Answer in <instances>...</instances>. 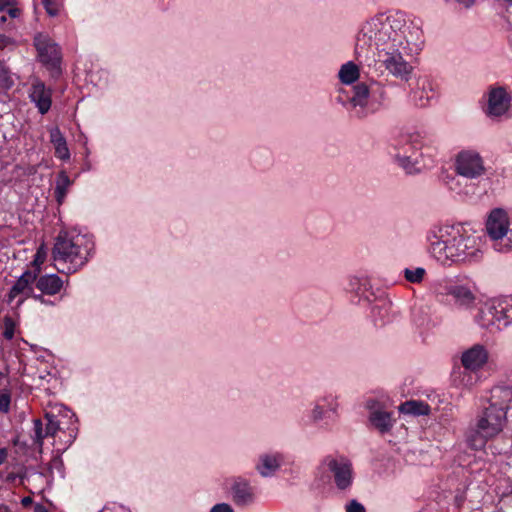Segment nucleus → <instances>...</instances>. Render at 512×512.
I'll use <instances>...</instances> for the list:
<instances>
[{
    "label": "nucleus",
    "mask_w": 512,
    "mask_h": 512,
    "mask_svg": "<svg viewBox=\"0 0 512 512\" xmlns=\"http://www.w3.org/2000/svg\"><path fill=\"white\" fill-rule=\"evenodd\" d=\"M425 45L422 23L403 12L380 13L365 21L356 36L355 55L360 63L409 81L413 61Z\"/></svg>",
    "instance_id": "1"
},
{
    "label": "nucleus",
    "mask_w": 512,
    "mask_h": 512,
    "mask_svg": "<svg viewBox=\"0 0 512 512\" xmlns=\"http://www.w3.org/2000/svg\"><path fill=\"white\" fill-rule=\"evenodd\" d=\"M426 250L430 258L445 268L480 261L482 240L465 223L433 226L426 233Z\"/></svg>",
    "instance_id": "2"
},
{
    "label": "nucleus",
    "mask_w": 512,
    "mask_h": 512,
    "mask_svg": "<svg viewBox=\"0 0 512 512\" xmlns=\"http://www.w3.org/2000/svg\"><path fill=\"white\" fill-rule=\"evenodd\" d=\"M440 138L431 131H415L402 136L395 152L397 162L406 170L432 167L439 153Z\"/></svg>",
    "instance_id": "3"
},
{
    "label": "nucleus",
    "mask_w": 512,
    "mask_h": 512,
    "mask_svg": "<svg viewBox=\"0 0 512 512\" xmlns=\"http://www.w3.org/2000/svg\"><path fill=\"white\" fill-rule=\"evenodd\" d=\"M94 244L86 234L61 232L52 248V260L59 272L73 273L83 268L91 257Z\"/></svg>",
    "instance_id": "4"
},
{
    "label": "nucleus",
    "mask_w": 512,
    "mask_h": 512,
    "mask_svg": "<svg viewBox=\"0 0 512 512\" xmlns=\"http://www.w3.org/2000/svg\"><path fill=\"white\" fill-rule=\"evenodd\" d=\"M488 406L476 416L475 421L468 428L465 434V441L471 449L481 450L486 446L488 440L500 435L505 426V415L499 408L495 410L491 401Z\"/></svg>",
    "instance_id": "5"
},
{
    "label": "nucleus",
    "mask_w": 512,
    "mask_h": 512,
    "mask_svg": "<svg viewBox=\"0 0 512 512\" xmlns=\"http://www.w3.org/2000/svg\"><path fill=\"white\" fill-rule=\"evenodd\" d=\"M485 228L497 251H511L512 216L508 211L503 208L492 209L487 217Z\"/></svg>",
    "instance_id": "6"
},
{
    "label": "nucleus",
    "mask_w": 512,
    "mask_h": 512,
    "mask_svg": "<svg viewBox=\"0 0 512 512\" xmlns=\"http://www.w3.org/2000/svg\"><path fill=\"white\" fill-rule=\"evenodd\" d=\"M437 292L451 296L455 306L460 310H471L478 299L477 286L473 282L461 281V279L444 281V285L440 282Z\"/></svg>",
    "instance_id": "7"
},
{
    "label": "nucleus",
    "mask_w": 512,
    "mask_h": 512,
    "mask_svg": "<svg viewBox=\"0 0 512 512\" xmlns=\"http://www.w3.org/2000/svg\"><path fill=\"white\" fill-rule=\"evenodd\" d=\"M348 290L354 293L359 300L366 301L367 303H374L372 312L383 317L382 310L388 311L391 307V302L386 299L384 293L380 289H374L370 278L368 277H352L348 282Z\"/></svg>",
    "instance_id": "8"
},
{
    "label": "nucleus",
    "mask_w": 512,
    "mask_h": 512,
    "mask_svg": "<svg viewBox=\"0 0 512 512\" xmlns=\"http://www.w3.org/2000/svg\"><path fill=\"white\" fill-rule=\"evenodd\" d=\"M386 88L384 84L373 82L370 86L366 83H358L353 87L350 102L353 107H360L365 111H376L386 101Z\"/></svg>",
    "instance_id": "9"
},
{
    "label": "nucleus",
    "mask_w": 512,
    "mask_h": 512,
    "mask_svg": "<svg viewBox=\"0 0 512 512\" xmlns=\"http://www.w3.org/2000/svg\"><path fill=\"white\" fill-rule=\"evenodd\" d=\"M338 409L337 397L327 394L315 401L309 414V420L320 428L331 429L339 416Z\"/></svg>",
    "instance_id": "10"
},
{
    "label": "nucleus",
    "mask_w": 512,
    "mask_h": 512,
    "mask_svg": "<svg viewBox=\"0 0 512 512\" xmlns=\"http://www.w3.org/2000/svg\"><path fill=\"white\" fill-rule=\"evenodd\" d=\"M318 470L321 473H330L338 489H349L354 479V473L350 460L326 456L320 463Z\"/></svg>",
    "instance_id": "11"
},
{
    "label": "nucleus",
    "mask_w": 512,
    "mask_h": 512,
    "mask_svg": "<svg viewBox=\"0 0 512 512\" xmlns=\"http://www.w3.org/2000/svg\"><path fill=\"white\" fill-rule=\"evenodd\" d=\"M477 322L485 328L491 325L507 327L512 322V303L508 300H494L486 310L480 311Z\"/></svg>",
    "instance_id": "12"
},
{
    "label": "nucleus",
    "mask_w": 512,
    "mask_h": 512,
    "mask_svg": "<svg viewBox=\"0 0 512 512\" xmlns=\"http://www.w3.org/2000/svg\"><path fill=\"white\" fill-rule=\"evenodd\" d=\"M36 279V271L28 270L23 272L21 277L18 278L14 285H12L10 288V292L8 294L9 303H13V301H15L16 306H21V304H23L26 299L33 297L34 299L39 300L41 303L49 304L50 302L43 298L42 295H36Z\"/></svg>",
    "instance_id": "13"
},
{
    "label": "nucleus",
    "mask_w": 512,
    "mask_h": 512,
    "mask_svg": "<svg viewBox=\"0 0 512 512\" xmlns=\"http://www.w3.org/2000/svg\"><path fill=\"white\" fill-rule=\"evenodd\" d=\"M455 171L465 178H478L485 174L484 160L475 150H462L455 160Z\"/></svg>",
    "instance_id": "14"
},
{
    "label": "nucleus",
    "mask_w": 512,
    "mask_h": 512,
    "mask_svg": "<svg viewBox=\"0 0 512 512\" xmlns=\"http://www.w3.org/2000/svg\"><path fill=\"white\" fill-rule=\"evenodd\" d=\"M34 42L40 62L51 69H56L61 62V49L56 42L51 40L49 35L42 34V32L35 35Z\"/></svg>",
    "instance_id": "15"
},
{
    "label": "nucleus",
    "mask_w": 512,
    "mask_h": 512,
    "mask_svg": "<svg viewBox=\"0 0 512 512\" xmlns=\"http://www.w3.org/2000/svg\"><path fill=\"white\" fill-rule=\"evenodd\" d=\"M439 94V83L431 77L423 76L417 81L416 87L411 92L412 102L417 107H428Z\"/></svg>",
    "instance_id": "16"
},
{
    "label": "nucleus",
    "mask_w": 512,
    "mask_h": 512,
    "mask_svg": "<svg viewBox=\"0 0 512 512\" xmlns=\"http://www.w3.org/2000/svg\"><path fill=\"white\" fill-rule=\"evenodd\" d=\"M511 107V96L504 87H492L487 94L485 112L491 118L505 115Z\"/></svg>",
    "instance_id": "17"
},
{
    "label": "nucleus",
    "mask_w": 512,
    "mask_h": 512,
    "mask_svg": "<svg viewBox=\"0 0 512 512\" xmlns=\"http://www.w3.org/2000/svg\"><path fill=\"white\" fill-rule=\"evenodd\" d=\"M230 491L233 502L238 506L252 505L256 500L255 489L251 486L247 478H233L231 480Z\"/></svg>",
    "instance_id": "18"
},
{
    "label": "nucleus",
    "mask_w": 512,
    "mask_h": 512,
    "mask_svg": "<svg viewBox=\"0 0 512 512\" xmlns=\"http://www.w3.org/2000/svg\"><path fill=\"white\" fill-rule=\"evenodd\" d=\"M488 357L487 348L483 347L481 344L472 345V347L464 351L461 356L462 366L465 367V369L472 370L473 373L476 374L478 370H481L482 367L486 365Z\"/></svg>",
    "instance_id": "19"
},
{
    "label": "nucleus",
    "mask_w": 512,
    "mask_h": 512,
    "mask_svg": "<svg viewBox=\"0 0 512 512\" xmlns=\"http://www.w3.org/2000/svg\"><path fill=\"white\" fill-rule=\"evenodd\" d=\"M284 455L279 452H266L259 455L255 469L261 477H272L282 467Z\"/></svg>",
    "instance_id": "20"
},
{
    "label": "nucleus",
    "mask_w": 512,
    "mask_h": 512,
    "mask_svg": "<svg viewBox=\"0 0 512 512\" xmlns=\"http://www.w3.org/2000/svg\"><path fill=\"white\" fill-rule=\"evenodd\" d=\"M368 408L370 410L368 420L373 428L378 429L381 433L389 432L393 428L394 420L391 413L377 406L374 401H368Z\"/></svg>",
    "instance_id": "21"
},
{
    "label": "nucleus",
    "mask_w": 512,
    "mask_h": 512,
    "mask_svg": "<svg viewBox=\"0 0 512 512\" xmlns=\"http://www.w3.org/2000/svg\"><path fill=\"white\" fill-rule=\"evenodd\" d=\"M30 98L32 102L35 103L40 113L49 111L52 104L51 90L47 89L40 80H35L32 83Z\"/></svg>",
    "instance_id": "22"
},
{
    "label": "nucleus",
    "mask_w": 512,
    "mask_h": 512,
    "mask_svg": "<svg viewBox=\"0 0 512 512\" xmlns=\"http://www.w3.org/2000/svg\"><path fill=\"white\" fill-rule=\"evenodd\" d=\"M512 400V389L507 386H495L490 392L488 401L491 402L494 409L501 408L504 412V425L507 422V411Z\"/></svg>",
    "instance_id": "23"
},
{
    "label": "nucleus",
    "mask_w": 512,
    "mask_h": 512,
    "mask_svg": "<svg viewBox=\"0 0 512 512\" xmlns=\"http://www.w3.org/2000/svg\"><path fill=\"white\" fill-rule=\"evenodd\" d=\"M64 285L63 279L56 274L42 275L36 279V288L40 291L39 294H56L60 292Z\"/></svg>",
    "instance_id": "24"
},
{
    "label": "nucleus",
    "mask_w": 512,
    "mask_h": 512,
    "mask_svg": "<svg viewBox=\"0 0 512 512\" xmlns=\"http://www.w3.org/2000/svg\"><path fill=\"white\" fill-rule=\"evenodd\" d=\"M50 140L55 148L56 156L59 157L61 160H68V158H70L71 153L60 129H51Z\"/></svg>",
    "instance_id": "25"
},
{
    "label": "nucleus",
    "mask_w": 512,
    "mask_h": 512,
    "mask_svg": "<svg viewBox=\"0 0 512 512\" xmlns=\"http://www.w3.org/2000/svg\"><path fill=\"white\" fill-rule=\"evenodd\" d=\"M338 77L343 84H352L354 81H357L360 77V69L357 63L352 61L343 63L339 68Z\"/></svg>",
    "instance_id": "26"
},
{
    "label": "nucleus",
    "mask_w": 512,
    "mask_h": 512,
    "mask_svg": "<svg viewBox=\"0 0 512 512\" xmlns=\"http://www.w3.org/2000/svg\"><path fill=\"white\" fill-rule=\"evenodd\" d=\"M399 410L402 414L428 415L431 408L429 404L423 403V401L410 400L400 404Z\"/></svg>",
    "instance_id": "27"
},
{
    "label": "nucleus",
    "mask_w": 512,
    "mask_h": 512,
    "mask_svg": "<svg viewBox=\"0 0 512 512\" xmlns=\"http://www.w3.org/2000/svg\"><path fill=\"white\" fill-rule=\"evenodd\" d=\"M478 380L473 370L464 368L463 370H457L453 373V381L456 386L461 387H472Z\"/></svg>",
    "instance_id": "28"
},
{
    "label": "nucleus",
    "mask_w": 512,
    "mask_h": 512,
    "mask_svg": "<svg viewBox=\"0 0 512 512\" xmlns=\"http://www.w3.org/2000/svg\"><path fill=\"white\" fill-rule=\"evenodd\" d=\"M71 184H72V181L70 180L68 174H66V173H64V171H62L57 177V184H56V188H55V195H56L58 203L63 202V200L66 196L67 190H68L69 186H71Z\"/></svg>",
    "instance_id": "29"
},
{
    "label": "nucleus",
    "mask_w": 512,
    "mask_h": 512,
    "mask_svg": "<svg viewBox=\"0 0 512 512\" xmlns=\"http://www.w3.org/2000/svg\"><path fill=\"white\" fill-rule=\"evenodd\" d=\"M426 273L427 272L423 267L405 268L403 272L405 279L411 283H421Z\"/></svg>",
    "instance_id": "30"
},
{
    "label": "nucleus",
    "mask_w": 512,
    "mask_h": 512,
    "mask_svg": "<svg viewBox=\"0 0 512 512\" xmlns=\"http://www.w3.org/2000/svg\"><path fill=\"white\" fill-rule=\"evenodd\" d=\"M4 104L0 103V144L6 141L8 125L11 123L9 112H3Z\"/></svg>",
    "instance_id": "31"
},
{
    "label": "nucleus",
    "mask_w": 512,
    "mask_h": 512,
    "mask_svg": "<svg viewBox=\"0 0 512 512\" xmlns=\"http://www.w3.org/2000/svg\"><path fill=\"white\" fill-rule=\"evenodd\" d=\"M45 418L47 420L45 435H55L58 429H60L61 421L58 419L57 415L53 413H46Z\"/></svg>",
    "instance_id": "32"
},
{
    "label": "nucleus",
    "mask_w": 512,
    "mask_h": 512,
    "mask_svg": "<svg viewBox=\"0 0 512 512\" xmlns=\"http://www.w3.org/2000/svg\"><path fill=\"white\" fill-rule=\"evenodd\" d=\"M46 257H47V250H46L45 246H43V244H42L37 249V252H36L35 257L32 262V267H33L32 271L37 272V278L41 271V266H42L43 262H45V260H46Z\"/></svg>",
    "instance_id": "33"
},
{
    "label": "nucleus",
    "mask_w": 512,
    "mask_h": 512,
    "mask_svg": "<svg viewBox=\"0 0 512 512\" xmlns=\"http://www.w3.org/2000/svg\"><path fill=\"white\" fill-rule=\"evenodd\" d=\"M8 10V15L10 18L19 17L21 14V10L18 7L13 6L11 0H0V11Z\"/></svg>",
    "instance_id": "34"
},
{
    "label": "nucleus",
    "mask_w": 512,
    "mask_h": 512,
    "mask_svg": "<svg viewBox=\"0 0 512 512\" xmlns=\"http://www.w3.org/2000/svg\"><path fill=\"white\" fill-rule=\"evenodd\" d=\"M11 405V392L9 389L0 390V411L8 412Z\"/></svg>",
    "instance_id": "35"
},
{
    "label": "nucleus",
    "mask_w": 512,
    "mask_h": 512,
    "mask_svg": "<svg viewBox=\"0 0 512 512\" xmlns=\"http://www.w3.org/2000/svg\"><path fill=\"white\" fill-rule=\"evenodd\" d=\"M13 79L10 73L7 71L3 63L0 62V86L4 88H9L13 85Z\"/></svg>",
    "instance_id": "36"
},
{
    "label": "nucleus",
    "mask_w": 512,
    "mask_h": 512,
    "mask_svg": "<svg viewBox=\"0 0 512 512\" xmlns=\"http://www.w3.org/2000/svg\"><path fill=\"white\" fill-rule=\"evenodd\" d=\"M44 8L47 14L51 15L52 17H55V15H58L61 11V4L58 3L57 0H47V2L44 5Z\"/></svg>",
    "instance_id": "37"
},
{
    "label": "nucleus",
    "mask_w": 512,
    "mask_h": 512,
    "mask_svg": "<svg viewBox=\"0 0 512 512\" xmlns=\"http://www.w3.org/2000/svg\"><path fill=\"white\" fill-rule=\"evenodd\" d=\"M34 431L37 441L42 442L43 438L46 436V432H43V424L41 420L34 421Z\"/></svg>",
    "instance_id": "38"
},
{
    "label": "nucleus",
    "mask_w": 512,
    "mask_h": 512,
    "mask_svg": "<svg viewBox=\"0 0 512 512\" xmlns=\"http://www.w3.org/2000/svg\"><path fill=\"white\" fill-rule=\"evenodd\" d=\"M346 512H366V508L360 502L352 500L348 502Z\"/></svg>",
    "instance_id": "39"
},
{
    "label": "nucleus",
    "mask_w": 512,
    "mask_h": 512,
    "mask_svg": "<svg viewBox=\"0 0 512 512\" xmlns=\"http://www.w3.org/2000/svg\"><path fill=\"white\" fill-rule=\"evenodd\" d=\"M209 512H235L232 505L227 502H221L220 504L214 505Z\"/></svg>",
    "instance_id": "40"
},
{
    "label": "nucleus",
    "mask_w": 512,
    "mask_h": 512,
    "mask_svg": "<svg viewBox=\"0 0 512 512\" xmlns=\"http://www.w3.org/2000/svg\"><path fill=\"white\" fill-rule=\"evenodd\" d=\"M449 3L459 4L460 7H471L476 0H447Z\"/></svg>",
    "instance_id": "41"
},
{
    "label": "nucleus",
    "mask_w": 512,
    "mask_h": 512,
    "mask_svg": "<svg viewBox=\"0 0 512 512\" xmlns=\"http://www.w3.org/2000/svg\"><path fill=\"white\" fill-rule=\"evenodd\" d=\"M5 338L11 339L14 336V327L12 323H5L4 329Z\"/></svg>",
    "instance_id": "42"
},
{
    "label": "nucleus",
    "mask_w": 512,
    "mask_h": 512,
    "mask_svg": "<svg viewBox=\"0 0 512 512\" xmlns=\"http://www.w3.org/2000/svg\"><path fill=\"white\" fill-rule=\"evenodd\" d=\"M12 40L6 35H0V49L6 48V46L12 45Z\"/></svg>",
    "instance_id": "43"
},
{
    "label": "nucleus",
    "mask_w": 512,
    "mask_h": 512,
    "mask_svg": "<svg viewBox=\"0 0 512 512\" xmlns=\"http://www.w3.org/2000/svg\"><path fill=\"white\" fill-rule=\"evenodd\" d=\"M8 450L6 448H0V465L7 459Z\"/></svg>",
    "instance_id": "44"
},
{
    "label": "nucleus",
    "mask_w": 512,
    "mask_h": 512,
    "mask_svg": "<svg viewBox=\"0 0 512 512\" xmlns=\"http://www.w3.org/2000/svg\"><path fill=\"white\" fill-rule=\"evenodd\" d=\"M509 1L510 5L507 9V21L512 25V0H506Z\"/></svg>",
    "instance_id": "45"
},
{
    "label": "nucleus",
    "mask_w": 512,
    "mask_h": 512,
    "mask_svg": "<svg viewBox=\"0 0 512 512\" xmlns=\"http://www.w3.org/2000/svg\"><path fill=\"white\" fill-rule=\"evenodd\" d=\"M8 17H9L8 13L2 14V16H0V22H6Z\"/></svg>",
    "instance_id": "46"
},
{
    "label": "nucleus",
    "mask_w": 512,
    "mask_h": 512,
    "mask_svg": "<svg viewBox=\"0 0 512 512\" xmlns=\"http://www.w3.org/2000/svg\"><path fill=\"white\" fill-rule=\"evenodd\" d=\"M455 182L458 184V182H459V181H458V180H452L451 185H450V188H451L453 191H456V189H457L456 187H454Z\"/></svg>",
    "instance_id": "47"
},
{
    "label": "nucleus",
    "mask_w": 512,
    "mask_h": 512,
    "mask_svg": "<svg viewBox=\"0 0 512 512\" xmlns=\"http://www.w3.org/2000/svg\"><path fill=\"white\" fill-rule=\"evenodd\" d=\"M9 509L0 505V512H7Z\"/></svg>",
    "instance_id": "48"
},
{
    "label": "nucleus",
    "mask_w": 512,
    "mask_h": 512,
    "mask_svg": "<svg viewBox=\"0 0 512 512\" xmlns=\"http://www.w3.org/2000/svg\"><path fill=\"white\" fill-rule=\"evenodd\" d=\"M48 0H41L42 4L45 5V3H47Z\"/></svg>",
    "instance_id": "49"
},
{
    "label": "nucleus",
    "mask_w": 512,
    "mask_h": 512,
    "mask_svg": "<svg viewBox=\"0 0 512 512\" xmlns=\"http://www.w3.org/2000/svg\"><path fill=\"white\" fill-rule=\"evenodd\" d=\"M36 512H42V508H37Z\"/></svg>",
    "instance_id": "50"
}]
</instances>
